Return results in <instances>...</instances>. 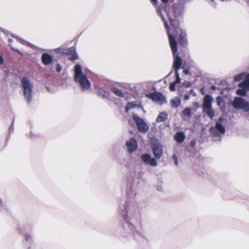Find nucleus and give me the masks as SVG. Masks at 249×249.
<instances>
[{
	"mask_svg": "<svg viewBox=\"0 0 249 249\" xmlns=\"http://www.w3.org/2000/svg\"><path fill=\"white\" fill-rule=\"evenodd\" d=\"M197 103H194V105H195V106H196V105H197Z\"/></svg>",
	"mask_w": 249,
	"mask_h": 249,
	"instance_id": "obj_41",
	"label": "nucleus"
},
{
	"mask_svg": "<svg viewBox=\"0 0 249 249\" xmlns=\"http://www.w3.org/2000/svg\"><path fill=\"white\" fill-rule=\"evenodd\" d=\"M232 106L236 109H240L244 111H249V103L241 97L234 99L232 102Z\"/></svg>",
	"mask_w": 249,
	"mask_h": 249,
	"instance_id": "obj_7",
	"label": "nucleus"
},
{
	"mask_svg": "<svg viewBox=\"0 0 249 249\" xmlns=\"http://www.w3.org/2000/svg\"><path fill=\"white\" fill-rule=\"evenodd\" d=\"M8 41H9V43H11L12 42V40L11 38H9L8 39Z\"/></svg>",
	"mask_w": 249,
	"mask_h": 249,
	"instance_id": "obj_40",
	"label": "nucleus"
},
{
	"mask_svg": "<svg viewBox=\"0 0 249 249\" xmlns=\"http://www.w3.org/2000/svg\"><path fill=\"white\" fill-rule=\"evenodd\" d=\"M119 213L125 221V224L122 226L124 232L134 237L142 236L143 233V229L141 224L134 223L125 208L124 210H122Z\"/></svg>",
	"mask_w": 249,
	"mask_h": 249,
	"instance_id": "obj_2",
	"label": "nucleus"
},
{
	"mask_svg": "<svg viewBox=\"0 0 249 249\" xmlns=\"http://www.w3.org/2000/svg\"><path fill=\"white\" fill-rule=\"evenodd\" d=\"M190 94H185L184 96V100L187 101L190 99Z\"/></svg>",
	"mask_w": 249,
	"mask_h": 249,
	"instance_id": "obj_29",
	"label": "nucleus"
},
{
	"mask_svg": "<svg viewBox=\"0 0 249 249\" xmlns=\"http://www.w3.org/2000/svg\"><path fill=\"white\" fill-rule=\"evenodd\" d=\"M67 50H68V49L63 48L62 47L59 48L55 49V51L57 53H63V54H66V53H67Z\"/></svg>",
	"mask_w": 249,
	"mask_h": 249,
	"instance_id": "obj_25",
	"label": "nucleus"
},
{
	"mask_svg": "<svg viewBox=\"0 0 249 249\" xmlns=\"http://www.w3.org/2000/svg\"><path fill=\"white\" fill-rule=\"evenodd\" d=\"M73 71L74 81L79 85L81 90L84 91L89 90L91 82L82 71L81 66L78 64L75 65Z\"/></svg>",
	"mask_w": 249,
	"mask_h": 249,
	"instance_id": "obj_3",
	"label": "nucleus"
},
{
	"mask_svg": "<svg viewBox=\"0 0 249 249\" xmlns=\"http://www.w3.org/2000/svg\"><path fill=\"white\" fill-rule=\"evenodd\" d=\"M210 131L212 135H213V136L217 135V131H218V122H216L215 123V127H211L210 128Z\"/></svg>",
	"mask_w": 249,
	"mask_h": 249,
	"instance_id": "obj_21",
	"label": "nucleus"
},
{
	"mask_svg": "<svg viewBox=\"0 0 249 249\" xmlns=\"http://www.w3.org/2000/svg\"><path fill=\"white\" fill-rule=\"evenodd\" d=\"M2 204V200L1 199V198H0V206H1Z\"/></svg>",
	"mask_w": 249,
	"mask_h": 249,
	"instance_id": "obj_39",
	"label": "nucleus"
},
{
	"mask_svg": "<svg viewBox=\"0 0 249 249\" xmlns=\"http://www.w3.org/2000/svg\"><path fill=\"white\" fill-rule=\"evenodd\" d=\"M213 98L209 95L205 96L203 101V111L211 119L214 116V112L212 108V102Z\"/></svg>",
	"mask_w": 249,
	"mask_h": 249,
	"instance_id": "obj_6",
	"label": "nucleus"
},
{
	"mask_svg": "<svg viewBox=\"0 0 249 249\" xmlns=\"http://www.w3.org/2000/svg\"><path fill=\"white\" fill-rule=\"evenodd\" d=\"M218 130H219V136H220V134H222V135L224 134L225 128L223 126L220 125L219 124Z\"/></svg>",
	"mask_w": 249,
	"mask_h": 249,
	"instance_id": "obj_26",
	"label": "nucleus"
},
{
	"mask_svg": "<svg viewBox=\"0 0 249 249\" xmlns=\"http://www.w3.org/2000/svg\"><path fill=\"white\" fill-rule=\"evenodd\" d=\"M138 105L137 102H129L126 105L125 109L126 112H128L130 109L138 107Z\"/></svg>",
	"mask_w": 249,
	"mask_h": 249,
	"instance_id": "obj_18",
	"label": "nucleus"
},
{
	"mask_svg": "<svg viewBox=\"0 0 249 249\" xmlns=\"http://www.w3.org/2000/svg\"><path fill=\"white\" fill-rule=\"evenodd\" d=\"M153 2H154V3H157V0H151Z\"/></svg>",
	"mask_w": 249,
	"mask_h": 249,
	"instance_id": "obj_38",
	"label": "nucleus"
},
{
	"mask_svg": "<svg viewBox=\"0 0 249 249\" xmlns=\"http://www.w3.org/2000/svg\"><path fill=\"white\" fill-rule=\"evenodd\" d=\"M13 129V124H12L11 125V126H10L9 129H10V130H12Z\"/></svg>",
	"mask_w": 249,
	"mask_h": 249,
	"instance_id": "obj_36",
	"label": "nucleus"
},
{
	"mask_svg": "<svg viewBox=\"0 0 249 249\" xmlns=\"http://www.w3.org/2000/svg\"><path fill=\"white\" fill-rule=\"evenodd\" d=\"M11 48L13 50H14V51L17 52L18 53H19L20 54H22V53L19 50L16 49L12 46H11Z\"/></svg>",
	"mask_w": 249,
	"mask_h": 249,
	"instance_id": "obj_31",
	"label": "nucleus"
},
{
	"mask_svg": "<svg viewBox=\"0 0 249 249\" xmlns=\"http://www.w3.org/2000/svg\"><path fill=\"white\" fill-rule=\"evenodd\" d=\"M173 10L175 15L174 18L171 17L170 14H167L171 24V27L169 29L167 28V24L164 21V18L162 17V20L164 22L165 27L167 30L169 41L174 58L173 68L175 71L176 80L170 85L169 89L171 91H174L175 90L176 85L179 83L180 82V78L178 71L180 68L182 60L181 58L176 54L177 53V44L176 39L177 38L179 43L182 46L187 44L186 34L183 30L180 28L178 21L176 19L180 14V12H177L176 11L175 5L173 6Z\"/></svg>",
	"mask_w": 249,
	"mask_h": 249,
	"instance_id": "obj_1",
	"label": "nucleus"
},
{
	"mask_svg": "<svg viewBox=\"0 0 249 249\" xmlns=\"http://www.w3.org/2000/svg\"><path fill=\"white\" fill-rule=\"evenodd\" d=\"M152 150L154 156L157 159H160L162 155V147L161 145H155Z\"/></svg>",
	"mask_w": 249,
	"mask_h": 249,
	"instance_id": "obj_12",
	"label": "nucleus"
},
{
	"mask_svg": "<svg viewBox=\"0 0 249 249\" xmlns=\"http://www.w3.org/2000/svg\"><path fill=\"white\" fill-rule=\"evenodd\" d=\"M133 119L140 132L145 133L148 130L149 126L142 118L139 117L137 114H133Z\"/></svg>",
	"mask_w": 249,
	"mask_h": 249,
	"instance_id": "obj_9",
	"label": "nucleus"
},
{
	"mask_svg": "<svg viewBox=\"0 0 249 249\" xmlns=\"http://www.w3.org/2000/svg\"><path fill=\"white\" fill-rule=\"evenodd\" d=\"M145 96L152 100L154 102L160 105H162L167 103L165 97L158 92L147 93L145 94Z\"/></svg>",
	"mask_w": 249,
	"mask_h": 249,
	"instance_id": "obj_8",
	"label": "nucleus"
},
{
	"mask_svg": "<svg viewBox=\"0 0 249 249\" xmlns=\"http://www.w3.org/2000/svg\"><path fill=\"white\" fill-rule=\"evenodd\" d=\"M66 54L70 55L69 58L70 60H74L78 58V55L76 53L75 48L73 47L68 48Z\"/></svg>",
	"mask_w": 249,
	"mask_h": 249,
	"instance_id": "obj_14",
	"label": "nucleus"
},
{
	"mask_svg": "<svg viewBox=\"0 0 249 249\" xmlns=\"http://www.w3.org/2000/svg\"><path fill=\"white\" fill-rule=\"evenodd\" d=\"M41 58L42 63L44 65H48L51 63L53 57L51 55L47 53H44L42 54Z\"/></svg>",
	"mask_w": 249,
	"mask_h": 249,
	"instance_id": "obj_13",
	"label": "nucleus"
},
{
	"mask_svg": "<svg viewBox=\"0 0 249 249\" xmlns=\"http://www.w3.org/2000/svg\"><path fill=\"white\" fill-rule=\"evenodd\" d=\"M55 69L57 72H60L62 70L61 66L59 64H56L55 66Z\"/></svg>",
	"mask_w": 249,
	"mask_h": 249,
	"instance_id": "obj_27",
	"label": "nucleus"
},
{
	"mask_svg": "<svg viewBox=\"0 0 249 249\" xmlns=\"http://www.w3.org/2000/svg\"><path fill=\"white\" fill-rule=\"evenodd\" d=\"M189 94L190 95H193V96H196V93L194 92L193 89H191L189 91Z\"/></svg>",
	"mask_w": 249,
	"mask_h": 249,
	"instance_id": "obj_30",
	"label": "nucleus"
},
{
	"mask_svg": "<svg viewBox=\"0 0 249 249\" xmlns=\"http://www.w3.org/2000/svg\"><path fill=\"white\" fill-rule=\"evenodd\" d=\"M163 3H166L168 2V0H161Z\"/></svg>",
	"mask_w": 249,
	"mask_h": 249,
	"instance_id": "obj_37",
	"label": "nucleus"
},
{
	"mask_svg": "<svg viewBox=\"0 0 249 249\" xmlns=\"http://www.w3.org/2000/svg\"><path fill=\"white\" fill-rule=\"evenodd\" d=\"M185 138V136L183 132H177L174 136L175 140L178 143H182L183 142Z\"/></svg>",
	"mask_w": 249,
	"mask_h": 249,
	"instance_id": "obj_15",
	"label": "nucleus"
},
{
	"mask_svg": "<svg viewBox=\"0 0 249 249\" xmlns=\"http://www.w3.org/2000/svg\"><path fill=\"white\" fill-rule=\"evenodd\" d=\"M183 73L188 74L189 73V71L187 69H185L183 70Z\"/></svg>",
	"mask_w": 249,
	"mask_h": 249,
	"instance_id": "obj_34",
	"label": "nucleus"
},
{
	"mask_svg": "<svg viewBox=\"0 0 249 249\" xmlns=\"http://www.w3.org/2000/svg\"><path fill=\"white\" fill-rule=\"evenodd\" d=\"M172 107H178L180 105V99L178 97H175L170 101Z\"/></svg>",
	"mask_w": 249,
	"mask_h": 249,
	"instance_id": "obj_17",
	"label": "nucleus"
},
{
	"mask_svg": "<svg viewBox=\"0 0 249 249\" xmlns=\"http://www.w3.org/2000/svg\"><path fill=\"white\" fill-rule=\"evenodd\" d=\"M3 63V57L0 55V65H1Z\"/></svg>",
	"mask_w": 249,
	"mask_h": 249,
	"instance_id": "obj_33",
	"label": "nucleus"
},
{
	"mask_svg": "<svg viewBox=\"0 0 249 249\" xmlns=\"http://www.w3.org/2000/svg\"><path fill=\"white\" fill-rule=\"evenodd\" d=\"M14 37L17 41H18L19 42H20V43H21L22 44L26 45L27 46L30 47L33 49H36V47L35 46H34V45L30 44V43H29L22 39L19 38L17 37Z\"/></svg>",
	"mask_w": 249,
	"mask_h": 249,
	"instance_id": "obj_19",
	"label": "nucleus"
},
{
	"mask_svg": "<svg viewBox=\"0 0 249 249\" xmlns=\"http://www.w3.org/2000/svg\"><path fill=\"white\" fill-rule=\"evenodd\" d=\"M197 103H194V105H195V106H196V105H197Z\"/></svg>",
	"mask_w": 249,
	"mask_h": 249,
	"instance_id": "obj_42",
	"label": "nucleus"
},
{
	"mask_svg": "<svg viewBox=\"0 0 249 249\" xmlns=\"http://www.w3.org/2000/svg\"><path fill=\"white\" fill-rule=\"evenodd\" d=\"M182 113L184 116H190L192 114L191 109L189 107H186L183 109Z\"/></svg>",
	"mask_w": 249,
	"mask_h": 249,
	"instance_id": "obj_23",
	"label": "nucleus"
},
{
	"mask_svg": "<svg viewBox=\"0 0 249 249\" xmlns=\"http://www.w3.org/2000/svg\"><path fill=\"white\" fill-rule=\"evenodd\" d=\"M167 118V114L165 112H161L158 115L156 121L158 123L163 122L165 121Z\"/></svg>",
	"mask_w": 249,
	"mask_h": 249,
	"instance_id": "obj_16",
	"label": "nucleus"
},
{
	"mask_svg": "<svg viewBox=\"0 0 249 249\" xmlns=\"http://www.w3.org/2000/svg\"><path fill=\"white\" fill-rule=\"evenodd\" d=\"M191 145L192 146V147H194L195 146V144H196V142L195 141H192L191 142Z\"/></svg>",
	"mask_w": 249,
	"mask_h": 249,
	"instance_id": "obj_32",
	"label": "nucleus"
},
{
	"mask_svg": "<svg viewBox=\"0 0 249 249\" xmlns=\"http://www.w3.org/2000/svg\"><path fill=\"white\" fill-rule=\"evenodd\" d=\"M125 145L128 152L130 153L134 152L138 148L137 142L134 138L126 141Z\"/></svg>",
	"mask_w": 249,
	"mask_h": 249,
	"instance_id": "obj_10",
	"label": "nucleus"
},
{
	"mask_svg": "<svg viewBox=\"0 0 249 249\" xmlns=\"http://www.w3.org/2000/svg\"><path fill=\"white\" fill-rule=\"evenodd\" d=\"M214 0H212V1L213 2H214Z\"/></svg>",
	"mask_w": 249,
	"mask_h": 249,
	"instance_id": "obj_43",
	"label": "nucleus"
},
{
	"mask_svg": "<svg viewBox=\"0 0 249 249\" xmlns=\"http://www.w3.org/2000/svg\"><path fill=\"white\" fill-rule=\"evenodd\" d=\"M113 92L117 96L123 97L124 96V93L121 90L117 88H114L112 89Z\"/></svg>",
	"mask_w": 249,
	"mask_h": 249,
	"instance_id": "obj_20",
	"label": "nucleus"
},
{
	"mask_svg": "<svg viewBox=\"0 0 249 249\" xmlns=\"http://www.w3.org/2000/svg\"><path fill=\"white\" fill-rule=\"evenodd\" d=\"M21 88L25 99L28 103L31 102L33 97V83L28 78L24 77L21 80Z\"/></svg>",
	"mask_w": 249,
	"mask_h": 249,
	"instance_id": "obj_5",
	"label": "nucleus"
},
{
	"mask_svg": "<svg viewBox=\"0 0 249 249\" xmlns=\"http://www.w3.org/2000/svg\"><path fill=\"white\" fill-rule=\"evenodd\" d=\"M98 94L102 96L104 98H107L108 97V93L106 92L104 89H100L98 91Z\"/></svg>",
	"mask_w": 249,
	"mask_h": 249,
	"instance_id": "obj_24",
	"label": "nucleus"
},
{
	"mask_svg": "<svg viewBox=\"0 0 249 249\" xmlns=\"http://www.w3.org/2000/svg\"><path fill=\"white\" fill-rule=\"evenodd\" d=\"M173 159L174 160V162H175V163L176 165H178V159H177V157L176 156V155H174L173 156Z\"/></svg>",
	"mask_w": 249,
	"mask_h": 249,
	"instance_id": "obj_28",
	"label": "nucleus"
},
{
	"mask_svg": "<svg viewBox=\"0 0 249 249\" xmlns=\"http://www.w3.org/2000/svg\"><path fill=\"white\" fill-rule=\"evenodd\" d=\"M233 79L236 82L242 80L238 86L236 93L238 95L245 96L249 90V73L238 74L234 76Z\"/></svg>",
	"mask_w": 249,
	"mask_h": 249,
	"instance_id": "obj_4",
	"label": "nucleus"
},
{
	"mask_svg": "<svg viewBox=\"0 0 249 249\" xmlns=\"http://www.w3.org/2000/svg\"><path fill=\"white\" fill-rule=\"evenodd\" d=\"M191 86V83L190 82H187V84L186 85V87H189Z\"/></svg>",
	"mask_w": 249,
	"mask_h": 249,
	"instance_id": "obj_35",
	"label": "nucleus"
},
{
	"mask_svg": "<svg viewBox=\"0 0 249 249\" xmlns=\"http://www.w3.org/2000/svg\"><path fill=\"white\" fill-rule=\"evenodd\" d=\"M24 237L25 241L29 243L30 244H32L34 242L33 237L31 234L29 233H26L24 235Z\"/></svg>",
	"mask_w": 249,
	"mask_h": 249,
	"instance_id": "obj_22",
	"label": "nucleus"
},
{
	"mask_svg": "<svg viewBox=\"0 0 249 249\" xmlns=\"http://www.w3.org/2000/svg\"><path fill=\"white\" fill-rule=\"evenodd\" d=\"M141 159L144 163L150 166H156L157 165L156 160L148 154L142 155L141 156Z\"/></svg>",
	"mask_w": 249,
	"mask_h": 249,
	"instance_id": "obj_11",
	"label": "nucleus"
}]
</instances>
